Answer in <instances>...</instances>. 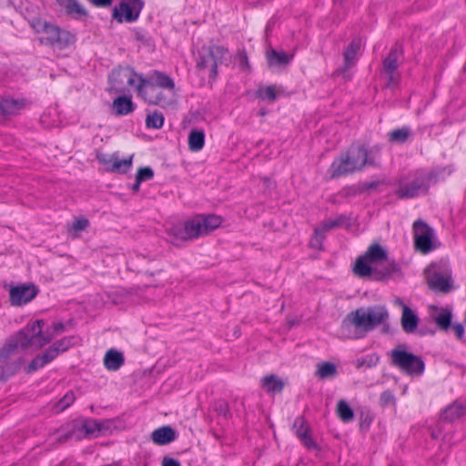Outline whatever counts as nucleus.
<instances>
[{"instance_id": "obj_9", "label": "nucleus", "mask_w": 466, "mask_h": 466, "mask_svg": "<svg viewBox=\"0 0 466 466\" xmlns=\"http://www.w3.org/2000/svg\"><path fill=\"white\" fill-rule=\"evenodd\" d=\"M429 287L436 291L448 293L451 289V270L449 268H436L431 265L426 269Z\"/></svg>"}, {"instance_id": "obj_10", "label": "nucleus", "mask_w": 466, "mask_h": 466, "mask_svg": "<svg viewBox=\"0 0 466 466\" xmlns=\"http://www.w3.org/2000/svg\"><path fill=\"white\" fill-rule=\"evenodd\" d=\"M414 244L415 248L423 254L432 249L434 230L424 221L416 220L413 224Z\"/></svg>"}, {"instance_id": "obj_46", "label": "nucleus", "mask_w": 466, "mask_h": 466, "mask_svg": "<svg viewBox=\"0 0 466 466\" xmlns=\"http://www.w3.org/2000/svg\"><path fill=\"white\" fill-rule=\"evenodd\" d=\"M74 338H64L61 340L56 342L53 346L59 348L60 352L66 351L71 345Z\"/></svg>"}, {"instance_id": "obj_3", "label": "nucleus", "mask_w": 466, "mask_h": 466, "mask_svg": "<svg viewBox=\"0 0 466 466\" xmlns=\"http://www.w3.org/2000/svg\"><path fill=\"white\" fill-rule=\"evenodd\" d=\"M366 165L376 166L375 157L369 155L363 145H352L345 154L331 164V177H338L361 170Z\"/></svg>"}, {"instance_id": "obj_54", "label": "nucleus", "mask_w": 466, "mask_h": 466, "mask_svg": "<svg viewBox=\"0 0 466 466\" xmlns=\"http://www.w3.org/2000/svg\"><path fill=\"white\" fill-rule=\"evenodd\" d=\"M140 184L141 183H138V180L137 178L136 177V183L133 185V190L134 191H138L139 190V187H140Z\"/></svg>"}, {"instance_id": "obj_32", "label": "nucleus", "mask_w": 466, "mask_h": 466, "mask_svg": "<svg viewBox=\"0 0 466 466\" xmlns=\"http://www.w3.org/2000/svg\"><path fill=\"white\" fill-rule=\"evenodd\" d=\"M261 386L268 393L281 392L284 382L276 375H268L261 380Z\"/></svg>"}, {"instance_id": "obj_27", "label": "nucleus", "mask_w": 466, "mask_h": 466, "mask_svg": "<svg viewBox=\"0 0 466 466\" xmlns=\"http://www.w3.org/2000/svg\"><path fill=\"white\" fill-rule=\"evenodd\" d=\"M400 272V268L397 263L393 260H390L388 258L385 260V263L380 265L379 268L375 269V279L378 280H382L386 279H390Z\"/></svg>"}, {"instance_id": "obj_14", "label": "nucleus", "mask_w": 466, "mask_h": 466, "mask_svg": "<svg viewBox=\"0 0 466 466\" xmlns=\"http://www.w3.org/2000/svg\"><path fill=\"white\" fill-rule=\"evenodd\" d=\"M139 76L130 67L114 69L110 75L111 89L118 93L125 92L127 87L135 84L137 77L139 79Z\"/></svg>"}, {"instance_id": "obj_18", "label": "nucleus", "mask_w": 466, "mask_h": 466, "mask_svg": "<svg viewBox=\"0 0 466 466\" xmlns=\"http://www.w3.org/2000/svg\"><path fill=\"white\" fill-rule=\"evenodd\" d=\"M293 430L297 437L300 440L303 445L309 450H317L318 444L312 439L310 433V427L304 417H298L293 423Z\"/></svg>"}, {"instance_id": "obj_47", "label": "nucleus", "mask_w": 466, "mask_h": 466, "mask_svg": "<svg viewBox=\"0 0 466 466\" xmlns=\"http://www.w3.org/2000/svg\"><path fill=\"white\" fill-rule=\"evenodd\" d=\"M65 329H65V325H64V323H62V322H57V323H55V324H54V326H53V332H52V334L47 335V334H44V333L42 332V335H43L44 337H50V338H51V339H52L54 337H56V336H57L58 334L62 333L63 331H65Z\"/></svg>"}, {"instance_id": "obj_19", "label": "nucleus", "mask_w": 466, "mask_h": 466, "mask_svg": "<svg viewBox=\"0 0 466 466\" xmlns=\"http://www.w3.org/2000/svg\"><path fill=\"white\" fill-rule=\"evenodd\" d=\"M400 55V52L397 48H394L383 61L382 74L388 79V86L394 84L397 81V75L395 72L399 66L398 60Z\"/></svg>"}, {"instance_id": "obj_52", "label": "nucleus", "mask_w": 466, "mask_h": 466, "mask_svg": "<svg viewBox=\"0 0 466 466\" xmlns=\"http://www.w3.org/2000/svg\"><path fill=\"white\" fill-rule=\"evenodd\" d=\"M239 63L242 66H248V56L245 52H239L238 54Z\"/></svg>"}, {"instance_id": "obj_12", "label": "nucleus", "mask_w": 466, "mask_h": 466, "mask_svg": "<svg viewBox=\"0 0 466 466\" xmlns=\"http://www.w3.org/2000/svg\"><path fill=\"white\" fill-rule=\"evenodd\" d=\"M43 33L44 36L41 37V43L58 46L59 48L67 46L74 40V37L70 33L61 31L58 27L53 25L45 24L43 26Z\"/></svg>"}, {"instance_id": "obj_31", "label": "nucleus", "mask_w": 466, "mask_h": 466, "mask_svg": "<svg viewBox=\"0 0 466 466\" xmlns=\"http://www.w3.org/2000/svg\"><path fill=\"white\" fill-rule=\"evenodd\" d=\"M112 108L117 116L127 115L134 111L135 106L128 96H118L112 104Z\"/></svg>"}, {"instance_id": "obj_44", "label": "nucleus", "mask_w": 466, "mask_h": 466, "mask_svg": "<svg viewBox=\"0 0 466 466\" xmlns=\"http://www.w3.org/2000/svg\"><path fill=\"white\" fill-rule=\"evenodd\" d=\"M258 96L262 99L274 101L277 97L276 90L273 86H267L258 90Z\"/></svg>"}, {"instance_id": "obj_41", "label": "nucleus", "mask_w": 466, "mask_h": 466, "mask_svg": "<svg viewBox=\"0 0 466 466\" xmlns=\"http://www.w3.org/2000/svg\"><path fill=\"white\" fill-rule=\"evenodd\" d=\"M83 427L86 431V437L97 436V434L101 431V425L95 420H82Z\"/></svg>"}, {"instance_id": "obj_17", "label": "nucleus", "mask_w": 466, "mask_h": 466, "mask_svg": "<svg viewBox=\"0 0 466 466\" xmlns=\"http://www.w3.org/2000/svg\"><path fill=\"white\" fill-rule=\"evenodd\" d=\"M37 289L35 285H20L11 288L9 296L13 306H21L30 302L36 295Z\"/></svg>"}, {"instance_id": "obj_35", "label": "nucleus", "mask_w": 466, "mask_h": 466, "mask_svg": "<svg viewBox=\"0 0 466 466\" xmlns=\"http://www.w3.org/2000/svg\"><path fill=\"white\" fill-rule=\"evenodd\" d=\"M337 374V367L331 362H321L318 364L316 375L319 379H327L334 377Z\"/></svg>"}, {"instance_id": "obj_51", "label": "nucleus", "mask_w": 466, "mask_h": 466, "mask_svg": "<svg viewBox=\"0 0 466 466\" xmlns=\"http://www.w3.org/2000/svg\"><path fill=\"white\" fill-rule=\"evenodd\" d=\"M89 2L97 7H107L111 5L113 0H90Z\"/></svg>"}, {"instance_id": "obj_24", "label": "nucleus", "mask_w": 466, "mask_h": 466, "mask_svg": "<svg viewBox=\"0 0 466 466\" xmlns=\"http://www.w3.org/2000/svg\"><path fill=\"white\" fill-rule=\"evenodd\" d=\"M431 318L436 323L437 327L444 331H447L451 326L452 313L450 309H438L432 308Z\"/></svg>"}, {"instance_id": "obj_5", "label": "nucleus", "mask_w": 466, "mask_h": 466, "mask_svg": "<svg viewBox=\"0 0 466 466\" xmlns=\"http://www.w3.org/2000/svg\"><path fill=\"white\" fill-rule=\"evenodd\" d=\"M387 257L385 248L379 243H372L366 252L357 258L353 271L360 278L370 277L375 274L376 268L385 263Z\"/></svg>"}, {"instance_id": "obj_2", "label": "nucleus", "mask_w": 466, "mask_h": 466, "mask_svg": "<svg viewBox=\"0 0 466 466\" xmlns=\"http://www.w3.org/2000/svg\"><path fill=\"white\" fill-rule=\"evenodd\" d=\"M389 319L383 306L360 308L349 313L341 323V336L346 339H362L366 334Z\"/></svg>"}, {"instance_id": "obj_11", "label": "nucleus", "mask_w": 466, "mask_h": 466, "mask_svg": "<svg viewBox=\"0 0 466 466\" xmlns=\"http://www.w3.org/2000/svg\"><path fill=\"white\" fill-rule=\"evenodd\" d=\"M347 222L348 218L345 215L324 220L315 228L314 235L310 239V246L315 249L320 250L326 233L336 228L348 226L349 224Z\"/></svg>"}, {"instance_id": "obj_39", "label": "nucleus", "mask_w": 466, "mask_h": 466, "mask_svg": "<svg viewBox=\"0 0 466 466\" xmlns=\"http://www.w3.org/2000/svg\"><path fill=\"white\" fill-rule=\"evenodd\" d=\"M164 124V116L159 112H152L147 116L146 125L148 128L158 129Z\"/></svg>"}, {"instance_id": "obj_33", "label": "nucleus", "mask_w": 466, "mask_h": 466, "mask_svg": "<svg viewBox=\"0 0 466 466\" xmlns=\"http://www.w3.org/2000/svg\"><path fill=\"white\" fill-rule=\"evenodd\" d=\"M205 144V133L203 130L194 129L188 136V148L193 152L201 150Z\"/></svg>"}, {"instance_id": "obj_38", "label": "nucleus", "mask_w": 466, "mask_h": 466, "mask_svg": "<svg viewBox=\"0 0 466 466\" xmlns=\"http://www.w3.org/2000/svg\"><path fill=\"white\" fill-rule=\"evenodd\" d=\"M89 227V221L86 218H76L72 224L68 227V232H74L73 236L74 238L78 237V233L80 231L86 230Z\"/></svg>"}, {"instance_id": "obj_8", "label": "nucleus", "mask_w": 466, "mask_h": 466, "mask_svg": "<svg viewBox=\"0 0 466 466\" xmlns=\"http://www.w3.org/2000/svg\"><path fill=\"white\" fill-rule=\"evenodd\" d=\"M431 175L423 171L414 173L407 181H401L396 191L400 198H412L428 192Z\"/></svg>"}, {"instance_id": "obj_6", "label": "nucleus", "mask_w": 466, "mask_h": 466, "mask_svg": "<svg viewBox=\"0 0 466 466\" xmlns=\"http://www.w3.org/2000/svg\"><path fill=\"white\" fill-rule=\"evenodd\" d=\"M390 363L409 375H420L424 370L421 358L407 351L405 345H399L390 351Z\"/></svg>"}, {"instance_id": "obj_56", "label": "nucleus", "mask_w": 466, "mask_h": 466, "mask_svg": "<svg viewBox=\"0 0 466 466\" xmlns=\"http://www.w3.org/2000/svg\"><path fill=\"white\" fill-rule=\"evenodd\" d=\"M220 410H221V412L224 411V414H226V411L228 410L227 405L226 404H221L220 405Z\"/></svg>"}, {"instance_id": "obj_34", "label": "nucleus", "mask_w": 466, "mask_h": 466, "mask_svg": "<svg viewBox=\"0 0 466 466\" xmlns=\"http://www.w3.org/2000/svg\"><path fill=\"white\" fill-rule=\"evenodd\" d=\"M291 60V56H289L284 52H278L274 49L268 53V61L270 66H280L288 65Z\"/></svg>"}, {"instance_id": "obj_55", "label": "nucleus", "mask_w": 466, "mask_h": 466, "mask_svg": "<svg viewBox=\"0 0 466 466\" xmlns=\"http://www.w3.org/2000/svg\"><path fill=\"white\" fill-rule=\"evenodd\" d=\"M376 186H377V183L376 182H372V183L368 184L366 188L367 189L374 188Z\"/></svg>"}, {"instance_id": "obj_37", "label": "nucleus", "mask_w": 466, "mask_h": 466, "mask_svg": "<svg viewBox=\"0 0 466 466\" xmlns=\"http://www.w3.org/2000/svg\"><path fill=\"white\" fill-rule=\"evenodd\" d=\"M411 134V130L408 127H404L399 129H394L389 133V139L394 143H404L408 140Z\"/></svg>"}, {"instance_id": "obj_28", "label": "nucleus", "mask_w": 466, "mask_h": 466, "mask_svg": "<svg viewBox=\"0 0 466 466\" xmlns=\"http://www.w3.org/2000/svg\"><path fill=\"white\" fill-rule=\"evenodd\" d=\"M419 320V317L410 307L404 308V312L401 314L400 323L406 333H413L418 328Z\"/></svg>"}, {"instance_id": "obj_25", "label": "nucleus", "mask_w": 466, "mask_h": 466, "mask_svg": "<svg viewBox=\"0 0 466 466\" xmlns=\"http://www.w3.org/2000/svg\"><path fill=\"white\" fill-rule=\"evenodd\" d=\"M103 362L107 370L116 371L123 366L125 359L122 352L110 349L106 352Z\"/></svg>"}, {"instance_id": "obj_1", "label": "nucleus", "mask_w": 466, "mask_h": 466, "mask_svg": "<svg viewBox=\"0 0 466 466\" xmlns=\"http://www.w3.org/2000/svg\"><path fill=\"white\" fill-rule=\"evenodd\" d=\"M44 320L38 319L11 336L0 348V370L2 376L15 375L24 361V351L29 347L40 349L51 341L50 337L42 335Z\"/></svg>"}, {"instance_id": "obj_36", "label": "nucleus", "mask_w": 466, "mask_h": 466, "mask_svg": "<svg viewBox=\"0 0 466 466\" xmlns=\"http://www.w3.org/2000/svg\"><path fill=\"white\" fill-rule=\"evenodd\" d=\"M337 413L339 419L344 422L351 421L354 419L353 410L343 400H340L337 404Z\"/></svg>"}, {"instance_id": "obj_7", "label": "nucleus", "mask_w": 466, "mask_h": 466, "mask_svg": "<svg viewBox=\"0 0 466 466\" xmlns=\"http://www.w3.org/2000/svg\"><path fill=\"white\" fill-rule=\"evenodd\" d=\"M228 58L229 54L228 50L222 46H204L199 51L198 67L202 70H207L209 74V77L215 78L218 74L217 68L218 65L227 63Z\"/></svg>"}, {"instance_id": "obj_42", "label": "nucleus", "mask_w": 466, "mask_h": 466, "mask_svg": "<svg viewBox=\"0 0 466 466\" xmlns=\"http://www.w3.org/2000/svg\"><path fill=\"white\" fill-rule=\"evenodd\" d=\"M75 400V395L72 391H68L58 402H56L53 410L55 412L59 413L69 407Z\"/></svg>"}, {"instance_id": "obj_49", "label": "nucleus", "mask_w": 466, "mask_h": 466, "mask_svg": "<svg viewBox=\"0 0 466 466\" xmlns=\"http://www.w3.org/2000/svg\"><path fill=\"white\" fill-rule=\"evenodd\" d=\"M393 395L390 391H385L380 395V401L383 405H388L393 401Z\"/></svg>"}, {"instance_id": "obj_21", "label": "nucleus", "mask_w": 466, "mask_h": 466, "mask_svg": "<svg viewBox=\"0 0 466 466\" xmlns=\"http://www.w3.org/2000/svg\"><path fill=\"white\" fill-rule=\"evenodd\" d=\"M59 353L60 350L58 347L51 346L43 354L36 356L31 361L27 367V372L30 373L43 368L45 365L55 360Z\"/></svg>"}, {"instance_id": "obj_22", "label": "nucleus", "mask_w": 466, "mask_h": 466, "mask_svg": "<svg viewBox=\"0 0 466 466\" xmlns=\"http://www.w3.org/2000/svg\"><path fill=\"white\" fill-rule=\"evenodd\" d=\"M144 78L160 89H167L172 94L175 93L174 81L167 75L162 72L157 70L153 71Z\"/></svg>"}, {"instance_id": "obj_23", "label": "nucleus", "mask_w": 466, "mask_h": 466, "mask_svg": "<svg viewBox=\"0 0 466 466\" xmlns=\"http://www.w3.org/2000/svg\"><path fill=\"white\" fill-rule=\"evenodd\" d=\"M177 438L175 430L170 426H162L151 433V440L157 445H167Z\"/></svg>"}, {"instance_id": "obj_20", "label": "nucleus", "mask_w": 466, "mask_h": 466, "mask_svg": "<svg viewBox=\"0 0 466 466\" xmlns=\"http://www.w3.org/2000/svg\"><path fill=\"white\" fill-rule=\"evenodd\" d=\"M25 106L26 102L25 99L0 98V115L5 118H8L17 115Z\"/></svg>"}, {"instance_id": "obj_16", "label": "nucleus", "mask_w": 466, "mask_h": 466, "mask_svg": "<svg viewBox=\"0 0 466 466\" xmlns=\"http://www.w3.org/2000/svg\"><path fill=\"white\" fill-rule=\"evenodd\" d=\"M96 158L105 167L106 171L118 174L127 173L131 168L133 163V156L120 159L117 153L112 155L98 153Z\"/></svg>"}, {"instance_id": "obj_48", "label": "nucleus", "mask_w": 466, "mask_h": 466, "mask_svg": "<svg viewBox=\"0 0 466 466\" xmlns=\"http://www.w3.org/2000/svg\"><path fill=\"white\" fill-rule=\"evenodd\" d=\"M451 328L452 329L453 332L455 333L457 339H462L464 338V327L461 323H454L451 324Z\"/></svg>"}, {"instance_id": "obj_43", "label": "nucleus", "mask_w": 466, "mask_h": 466, "mask_svg": "<svg viewBox=\"0 0 466 466\" xmlns=\"http://www.w3.org/2000/svg\"><path fill=\"white\" fill-rule=\"evenodd\" d=\"M56 432H60V435L56 439V443L58 444H62L69 440L74 439L67 423L57 430Z\"/></svg>"}, {"instance_id": "obj_50", "label": "nucleus", "mask_w": 466, "mask_h": 466, "mask_svg": "<svg viewBox=\"0 0 466 466\" xmlns=\"http://www.w3.org/2000/svg\"><path fill=\"white\" fill-rule=\"evenodd\" d=\"M161 466H181L180 462L170 457H164Z\"/></svg>"}, {"instance_id": "obj_26", "label": "nucleus", "mask_w": 466, "mask_h": 466, "mask_svg": "<svg viewBox=\"0 0 466 466\" xmlns=\"http://www.w3.org/2000/svg\"><path fill=\"white\" fill-rule=\"evenodd\" d=\"M58 5L74 18L79 19L87 15V11L78 0H56Z\"/></svg>"}, {"instance_id": "obj_30", "label": "nucleus", "mask_w": 466, "mask_h": 466, "mask_svg": "<svg viewBox=\"0 0 466 466\" xmlns=\"http://www.w3.org/2000/svg\"><path fill=\"white\" fill-rule=\"evenodd\" d=\"M360 46H361L360 39L354 38L350 42L349 46L346 48V50L344 51V54H343L344 64H345L344 70H347L350 67H351L352 66H354V64L357 61V54L360 48Z\"/></svg>"}, {"instance_id": "obj_13", "label": "nucleus", "mask_w": 466, "mask_h": 466, "mask_svg": "<svg viewBox=\"0 0 466 466\" xmlns=\"http://www.w3.org/2000/svg\"><path fill=\"white\" fill-rule=\"evenodd\" d=\"M140 0H125L114 8L113 17L119 23L136 21L142 10Z\"/></svg>"}, {"instance_id": "obj_4", "label": "nucleus", "mask_w": 466, "mask_h": 466, "mask_svg": "<svg viewBox=\"0 0 466 466\" xmlns=\"http://www.w3.org/2000/svg\"><path fill=\"white\" fill-rule=\"evenodd\" d=\"M222 218L216 215H198L174 226L170 233L178 240H190L206 236L218 228Z\"/></svg>"}, {"instance_id": "obj_53", "label": "nucleus", "mask_w": 466, "mask_h": 466, "mask_svg": "<svg viewBox=\"0 0 466 466\" xmlns=\"http://www.w3.org/2000/svg\"><path fill=\"white\" fill-rule=\"evenodd\" d=\"M394 305L400 307V308H401V309H402V312H404V308H405V307H408V306H407V305L402 301V299H400V298L395 299V300H394Z\"/></svg>"}, {"instance_id": "obj_40", "label": "nucleus", "mask_w": 466, "mask_h": 466, "mask_svg": "<svg viewBox=\"0 0 466 466\" xmlns=\"http://www.w3.org/2000/svg\"><path fill=\"white\" fill-rule=\"evenodd\" d=\"M67 424L75 440L79 441L84 438H87L82 420H73Z\"/></svg>"}, {"instance_id": "obj_45", "label": "nucleus", "mask_w": 466, "mask_h": 466, "mask_svg": "<svg viewBox=\"0 0 466 466\" xmlns=\"http://www.w3.org/2000/svg\"><path fill=\"white\" fill-rule=\"evenodd\" d=\"M154 177V171L151 167H146L138 169L136 177L138 180V183H141L146 180H149Z\"/></svg>"}, {"instance_id": "obj_15", "label": "nucleus", "mask_w": 466, "mask_h": 466, "mask_svg": "<svg viewBox=\"0 0 466 466\" xmlns=\"http://www.w3.org/2000/svg\"><path fill=\"white\" fill-rule=\"evenodd\" d=\"M138 95L147 103L152 105H167L168 101L163 96L159 87L139 76V82L137 86Z\"/></svg>"}, {"instance_id": "obj_29", "label": "nucleus", "mask_w": 466, "mask_h": 466, "mask_svg": "<svg viewBox=\"0 0 466 466\" xmlns=\"http://www.w3.org/2000/svg\"><path fill=\"white\" fill-rule=\"evenodd\" d=\"M465 404L461 401H454L449 405L441 413V419L445 421L452 422L463 416Z\"/></svg>"}]
</instances>
